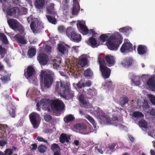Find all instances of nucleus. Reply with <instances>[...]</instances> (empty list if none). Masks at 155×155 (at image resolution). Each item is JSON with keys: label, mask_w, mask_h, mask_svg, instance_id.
<instances>
[{"label": "nucleus", "mask_w": 155, "mask_h": 155, "mask_svg": "<svg viewBox=\"0 0 155 155\" xmlns=\"http://www.w3.org/2000/svg\"><path fill=\"white\" fill-rule=\"evenodd\" d=\"M122 41L120 36L115 35H111L108 39L106 44L110 50H116Z\"/></svg>", "instance_id": "1"}, {"label": "nucleus", "mask_w": 155, "mask_h": 155, "mask_svg": "<svg viewBox=\"0 0 155 155\" xmlns=\"http://www.w3.org/2000/svg\"><path fill=\"white\" fill-rule=\"evenodd\" d=\"M97 116L101 120L102 123L107 124H115L118 120V118L116 116H113L110 119L107 115L105 114L101 110H98L97 111Z\"/></svg>", "instance_id": "2"}, {"label": "nucleus", "mask_w": 155, "mask_h": 155, "mask_svg": "<svg viewBox=\"0 0 155 155\" xmlns=\"http://www.w3.org/2000/svg\"><path fill=\"white\" fill-rule=\"evenodd\" d=\"M9 27L15 31H18L20 33H24V28L16 20L11 18L8 20Z\"/></svg>", "instance_id": "3"}, {"label": "nucleus", "mask_w": 155, "mask_h": 155, "mask_svg": "<svg viewBox=\"0 0 155 155\" xmlns=\"http://www.w3.org/2000/svg\"><path fill=\"white\" fill-rule=\"evenodd\" d=\"M54 74L53 72L50 74H45L41 73L40 78L42 81H43L44 86L47 88L50 87L54 81Z\"/></svg>", "instance_id": "4"}, {"label": "nucleus", "mask_w": 155, "mask_h": 155, "mask_svg": "<svg viewBox=\"0 0 155 155\" xmlns=\"http://www.w3.org/2000/svg\"><path fill=\"white\" fill-rule=\"evenodd\" d=\"M67 36L72 41L76 42H79L81 40L80 35L77 33L71 27H68L66 30Z\"/></svg>", "instance_id": "5"}, {"label": "nucleus", "mask_w": 155, "mask_h": 155, "mask_svg": "<svg viewBox=\"0 0 155 155\" xmlns=\"http://www.w3.org/2000/svg\"><path fill=\"white\" fill-rule=\"evenodd\" d=\"M29 117L33 128H37L39 126L38 122L40 118V115L36 112H33L29 114Z\"/></svg>", "instance_id": "6"}, {"label": "nucleus", "mask_w": 155, "mask_h": 155, "mask_svg": "<svg viewBox=\"0 0 155 155\" xmlns=\"http://www.w3.org/2000/svg\"><path fill=\"white\" fill-rule=\"evenodd\" d=\"M34 20V18L32 15H30L27 18L28 23L31 22L30 27L31 30L33 32L35 33L38 30L41 29V25L39 23L36 24L35 22L33 21Z\"/></svg>", "instance_id": "7"}, {"label": "nucleus", "mask_w": 155, "mask_h": 155, "mask_svg": "<svg viewBox=\"0 0 155 155\" xmlns=\"http://www.w3.org/2000/svg\"><path fill=\"white\" fill-rule=\"evenodd\" d=\"M51 106L52 109L57 111H60L64 108V105L62 101L56 99L53 101Z\"/></svg>", "instance_id": "8"}, {"label": "nucleus", "mask_w": 155, "mask_h": 155, "mask_svg": "<svg viewBox=\"0 0 155 155\" xmlns=\"http://www.w3.org/2000/svg\"><path fill=\"white\" fill-rule=\"evenodd\" d=\"M25 34L24 31L23 34H18L15 35L14 37V38L19 44H25L27 43V41L25 38Z\"/></svg>", "instance_id": "9"}, {"label": "nucleus", "mask_w": 155, "mask_h": 155, "mask_svg": "<svg viewBox=\"0 0 155 155\" xmlns=\"http://www.w3.org/2000/svg\"><path fill=\"white\" fill-rule=\"evenodd\" d=\"M35 73V69L33 67L29 66L25 69L24 74L25 78L30 81L31 78L34 76Z\"/></svg>", "instance_id": "10"}, {"label": "nucleus", "mask_w": 155, "mask_h": 155, "mask_svg": "<svg viewBox=\"0 0 155 155\" xmlns=\"http://www.w3.org/2000/svg\"><path fill=\"white\" fill-rule=\"evenodd\" d=\"M100 71L102 76L104 79L109 78L110 75L111 70L110 68L105 65L100 66Z\"/></svg>", "instance_id": "11"}, {"label": "nucleus", "mask_w": 155, "mask_h": 155, "mask_svg": "<svg viewBox=\"0 0 155 155\" xmlns=\"http://www.w3.org/2000/svg\"><path fill=\"white\" fill-rule=\"evenodd\" d=\"M37 59L39 63L43 65H46L48 61L47 55L43 53L39 54L37 57Z\"/></svg>", "instance_id": "12"}, {"label": "nucleus", "mask_w": 155, "mask_h": 155, "mask_svg": "<svg viewBox=\"0 0 155 155\" xmlns=\"http://www.w3.org/2000/svg\"><path fill=\"white\" fill-rule=\"evenodd\" d=\"M77 26L78 28L81 30L83 35H86L88 33L89 30L85 25L84 22L79 21L77 24Z\"/></svg>", "instance_id": "13"}, {"label": "nucleus", "mask_w": 155, "mask_h": 155, "mask_svg": "<svg viewBox=\"0 0 155 155\" xmlns=\"http://www.w3.org/2000/svg\"><path fill=\"white\" fill-rule=\"evenodd\" d=\"M78 0H73V6L71 8V13L73 15H77L80 10V7Z\"/></svg>", "instance_id": "14"}, {"label": "nucleus", "mask_w": 155, "mask_h": 155, "mask_svg": "<svg viewBox=\"0 0 155 155\" xmlns=\"http://www.w3.org/2000/svg\"><path fill=\"white\" fill-rule=\"evenodd\" d=\"M147 84L150 89L155 91V76H152L147 80Z\"/></svg>", "instance_id": "15"}, {"label": "nucleus", "mask_w": 155, "mask_h": 155, "mask_svg": "<svg viewBox=\"0 0 155 155\" xmlns=\"http://www.w3.org/2000/svg\"><path fill=\"white\" fill-rule=\"evenodd\" d=\"M132 49V45L128 42L124 43L122 45L120 50L121 52L124 53L126 51H129Z\"/></svg>", "instance_id": "16"}, {"label": "nucleus", "mask_w": 155, "mask_h": 155, "mask_svg": "<svg viewBox=\"0 0 155 155\" xmlns=\"http://www.w3.org/2000/svg\"><path fill=\"white\" fill-rule=\"evenodd\" d=\"M137 51L139 54L142 55L147 52V48L146 45H140L138 46Z\"/></svg>", "instance_id": "17"}, {"label": "nucleus", "mask_w": 155, "mask_h": 155, "mask_svg": "<svg viewBox=\"0 0 155 155\" xmlns=\"http://www.w3.org/2000/svg\"><path fill=\"white\" fill-rule=\"evenodd\" d=\"M60 95L61 97L65 99L69 100L72 99L74 96V91L69 90L67 93L64 94H61Z\"/></svg>", "instance_id": "18"}, {"label": "nucleus", "mask_w": 155, "mask_h": 155, "mask_svg": "<svg viewBox=\"0 0 155 155\" xmlns=\"http://www.w3.org/2000/svg\"><path fill=\"white\" fill-rule=\"evenodd\" d=\"M105 59L107 65L109 67L113 66L115 63V59L114 57L110 55H107L105 57Z\"/></svg>", "instance_id": "19"}, {"label": "nucleus", "mask_w": 155, "mask_h": 155, "mask_svg": "<svg viewBox=\"0 0 155 155\" xmlns=\"http://www.w3.org/2000/svg\"><path fill=\"white\" fill-rule=\"evenodd\" d=\"M59 139L60 142L62 143L65 142L68 143L69 142L70 137L68 136L66 134L62 133L60 136Z\"/></svg>", "instance_id": "20"}, {"label": "nucleus", "mask_w": 155, "mask_h": 155, "mask_svg": "<svg viewBox=\"0 0 155 155\" xmlns=\"http://www.w3.org/2000/svg\"><path fill=\"white\" fill-rule=\"evenodd\" d=\"M133 60L130 58H127L124 59L121 62V64L125 67H129L131 65Z\"/></svg>", "instance_id": "21"}, {"label": "nucleus", "mask_w": 155, "mask_h": 155, "mask_svg": "<svg viewBox=\"0 0 155 155\" xmlns=\"http://www.w3.org/2000/svg\"><path fill=\"white\" fill-rule=\"evenodd\" d=\"M45 4L44 0H36L35 3L36 8L39 9L43 8Z\"/></svg>", "instance_id": "22"}, {"label": "nucleus", "mask_w": 155, "mask_h": 155, "mask_svg": "<svg viewBox=\"0 0 155 155\" xmlns=\"http://www.w3.org/2000/svg\"><path fill=\"white\" fill-rule=\"evenodd\" d=\"M129 101L128 97L124 95L120 97L119 100V103L122 107H124V105L128 103Z\"/></svg>", "instance_id": "23"}, {"label": "nucleus", "mask_w": 155, "mask_h": 155, "mask_svg": "<svg viewBox=\"0 0 155 155\" xmlns=\"http://www.w3.org/2000/svg\"><path fill=\"white\" fill-rule=\"evenodd\" d=\"M58 48L59 51L62 54H64L68 53V51L63 45L58 44Z\"/></svg>", "instance_id": "24"}, {"label": "nucleus", "mask_w": 155, "mask_h": 155, "mask_svg": "<svg viewBox=\"0 0 155 155\" xmlns=\"http://www.w3.org/2000/svg\"><path fill=\"white\" fill-rule=\"evenodd\" d=\"M17 10L16 7H14L8 9L7 11V14L9 16H15L16 15Z\"/></svg>", "instance_id": "25"}, {"label": "nucleus", "mask_w": 155, "mask_h": 155, "mask_svg": "<svg viewBox=\"0 0 155 155\" xmlns=\"http://www.w3.org/2000/svg\"><path fill=\"white\" fill-rule=\"evenodd\" d=\"M88 44L90 45L93 48H95L97 47V42L96 39L93 37L89 38L87 42Z\"/></svg>", "instance_id": "26"}, {"label": "nucleus", "mask_w": 155, "mask_h": 155, "mask_svg": "<svg viewBox=\"0 0 155 155\" xmlns=\"http://www.w3.org/2000/svg\"><path fill=\"white\" fill-rule=\"evenodd\" d=\"M78 64L81 67L85 66L87 64V59L85 57H82L80 58L78 61Z\"/></svg>", "instance_id": "27"}, {"label": "nucleus", "mask_w": 155, "mask_h": 155, "mask_svg": "<svg viewBox=\"0 0 155 155\" xmlns=\"http://www.w3.org/2000/svg\"><path fill=\"white\" fill-rule=\"evenodd\" d=\"M75 117L71 114L66 115L64 118V120L66 123L73 121Z\"/></svg>", "instance_id": "28"}, {"label": "nucleus", "mask_w": 155, "mask_h": 155, "mask_svg": "<svg viewBox=\"0 0 155 155\" xmlns=\"http://www.w3.org/2000/svg\"><path fill=\"white\" fill-rule=\"evenodd\" d=\"M84 75L85 77L89 78L92 77L93 72L90 69L87 68L84 72Z\"/></svg>", "instance_id": "29"}, {"label": "nucleus", "mask_w": 155, "mask_h": 155, "mask_svg": "<svg viewBox=\"0 0 155 155\" xmlns=\"http://www.w3.org/2000/svg\"><path fill=\"white\" fill-rule=\"evenodd\" d=\"M8 129L7 125H0V138L4 136L5 133L6 132V129Z\"/></svg>", "instance_id": "30"}, {"label": "nucleus", "mask_w": 155, "mask_h": 155, "mask_svg": "<svg viewBox=\"0 0 155 155\" xmlns=\"http://www.w3.org/2000/svg\"><path fill=\"white\" fill-rule=\"evenodd\" d=\"M87 91V93L86 94V97L89 99L93 98L95 94V90L94 89H89Z\"/></svg>", "instance_id": "31"}, {"label": "nucleus", "mask_w": 155, "mask_h": 155, "mask_svg": "<svg viewBox=\"0 0 155 155\" xmlns=\"http://www.w3.org/2000/svg\"><path fill=\"white\" fill-rule=\"evenodd\" d=\"M74 127L79 130H84L86 129L87 126L86 124L83 123H78L75 125Z\"/></svg>", "instance_id": "32"}, {"label": "nucleus", "mask_w": 155, "mask_h": 155, "mask_svg": "<svg viewBox=\"0 0 155 155\" xmlns=\"http://www.w3.org/2000/svg\"><path fill=\"white\" fill-rule=\"evenodd\" d=\"M0 39L4 44H8L9 42L6 36L3 33H0Z\"/></svg>", "instance_id": "33"}, {"label": "nucleus", "mask_w": 155, "mask_h": 155, "mask_svg": "<svg viewBox=\"0 0 155 155\" xmlns=\"http://www.w3.org/2000/svg\"><path fill=\"white\" fill-rule=\"evenodd\" d=\"M86 118L93 125L95 128L96 127V124L94 119L89 115H86L85 116Z\"/></svg>", "instance_id": "34"}, {"label": "nucleus", "mask_w": 155, "mask_h": 155, "mask_svg": "<svg viewBox=\"0 0 155 155\" xmlns=\"http://www.w3.org/2000/svg\"><path fill=\"white\" fill-rule=\"evenodd\" d=\"M47 11L48 14L51 15H54L56 14L54 11V7L51 5L50 6L47 8Z\"/></svg>", "instance_id": "35"}, {"label": "nucleus", "mask_w": 155, "mask_h": 155, "mask_svg": "<svg viewBox=\"0 0 155 155\" xmlns=\"http://www.w3.org/2000/svg\"><path fill=\"white\" fill-rule=\"evenodd\" d=\"M79 101L83 106H85L87 104V102L85 99L84 95L83 94H81L79 95Z\"/></svg>", "instance_id": "36"}, {"label": "nucleus", "mask_w": 155, "mask_h": 155, "mask_svg": "<svg viewBox=\"0 0 155 155\" xmlns=\"http://www.w3.org/2000/svg\"><path fill=\"white\" fill-rule=\"evenodd\" d=\"M38 149L40 153H44L46 151L47 148L46 146L41 144L38 146Z\"/></svg>", "instance_id": "37"}, {"label": "nucleus", "mask_w": 155, "mask_h": 155, "mask_svg": "<svg viewBox=\"0 0 155 155\" xmlns=\"http://www.w3.org/2000/svg\"><path fill=\"white\" fill-rule=\"evenodd\" d=\"M139 126L145 128H147V123L146 120L143 119H141L138 122Z\"/></svg>", "instance_id": "38"}, {"label": "nucleus", "mask_w": 155, "mask_h": 155, "mask_svg": "<svg viewBox=\"0 0 155 155\" xmlns=\"http://www.w3.org/2000/svg\"><path fill=\"white\" fill-rule=\"evenodd\" d=\"M51 150L53 152H55L59 150H61L60 148L58 145L56 143H54L52 144L51 147Z\"/></svg>", "instance_id": "39"}, {"label": "nucleus", "mask_w": 155, "mask_h": 155, "mask_svg": "<svg viewBox=\"0 0 155 155\" xmlns=\"http://www.w3.org/2000/svg\"><path fill=\"white\" fill-rule=\"evenodd\" d=\"M133 116L135 118H142L144 116L143 114L139 111H135L132 114Z\"/></svg>", "instance_id": "40"}, {"label": "nucleus", "mask_w": 155, "mask_h": 155, "mask_svg": "<svg viewBox=\"0 0 155 155\" xmlns=\"http://www.w3.org/2000/svg\"><path fill=\"white\" fill-rule=\"evenodd\" d=\"M36 50L35 48H31L28 51V55L29 57L31 58L34 56L36 54Z\"/></svg>", "instance_id": "41"}, {"label": "nucleus", "mask_w": 155, "mask_h": 155, "mask_svg": "<svg viewBox=\"0 0 155 155\" xmlns=\"http://www.w3.org/2000/svg\"><path fill=\"white\" fill-rule=\"evenodd\" d=\"M61 86V88L63 91V93L64 94L65 93H67V92L69 90V87L68 85L67 84L64 82H62V84Z\"/></svg>", "instance_id": "42"}, {"label": "nucleus", "mask_w": 155, "mask_h": 155, "mask_svg": "<svg viewBox=\"0 0 155 155\" xmlns=\"http://www.w3.org/2000/svg\"><path fill=\"white\" fill-rule=\"evenodd\" d=\"M50 101L49 99H43L40 102V104L43 106H47L50 103Z\"/></svg>", "instance_id": "43"}, {"label": "nucleus", "mask_w": 155, "mask_h": 155, "mask_svg": "<svg viewBox=\"0 0 155 155\" xmlns=\"http://www.w3.org/2000/svg\"><path fill=\"white\" fill-rule=\"evenodd\" d=\"M46 17L49 22L54 24H56L57 22L56 20L54 17L49 15H47Z\"/></svg>", "instance_id": "44"}, {"label": "nucleus", "mask_w": 155, "mask_h": 155, "mask_svg": "<svg viewBox=\"0 0 155 155\" xmlns=\"http://www.w3.org/2000/svg\"><path fill=\"white\" fill-rule=\"evenodd\" d=\"M62 84V82H57V84L55 87V91L56 92H60V88H61Z\"/></svg>", "instance_id": "45"}, {"label": "nucleus", "mask_w": 155, "mask_h": 155, "mask_svg": "<svg viewBox=\"0 0 155 155\" xmlns=\"http://www.w3.org/2000/svg\"><path fill=\"white\" fill-rule=\"evenodd\" d=\"M108 37L105 34H103L101 35L100 37V39L101 41L104 42L108 38Z\"/></svg>", "instance_id": "46"}, {"label": "nucleus", "mask_w": 155, "mask_h": 155, "mask_svg": "<svg viewBox=\"0 0 155 155\" xmlns=\"http://www.w3.org/2000/svg\"><path fill=\"white\" fill-rule=\"evenodd\" d=\"M95 150L101 154H103V153L104 149H102V148L101 147V146L100 145H98L96 146L95 147Z\"/></svg>", "instance_id": "47"}, {"label": "nucleus", "mask_w": 155, "mask_h": 155, "mask_svg": "<svg viewBox=\"0 0 155 155\" xmlns=\"http://www.w3.org/2000/svg\"><path fill=\"white\" fill-rule=\"evenodd\" d=\"M60 64V62L58 60H54L53 63V66L54 68L55 69H57L59 67Z\"/></svg>", "instance_id": "48"}, {"label": "nucleus", "mask_w": 155, "mask_h": 155, "mask_svg": "<svg viewBox=\"0 0 155 155\" xmlns=\"http://www.w3.org/2000/svg\"><path fill=\"white\" fill-rule=\"evenodd\" d=\"M149 97L151 103L153 105H155V96L152 94H149Z\"/></svg>", "instance_id": "49"}, {"label": "nucleus", "mask_w": 155, "mask_h": 155, "mask_svg": "<svg viewBox=\"0 0 155 155\" xmlns=\"http://www.w3.org/2000/svg\"><path fill=\"white\" fill-rule=\"evenodd\" d=\"M117 143H114L112 144H109L108 146V148L111 151H113L115 147L116 146Z\"/></svg>", "instance_id": "50"}, {"label": "nucleus", "mask_w": 155, "mask_h": 155, "mask_svg": "<svg viewBox=\"0 0 155 155\" xmlns=\"http://www.w3.org/2000/svg\"><path fill=\"white\" fill-rule=\"evenodd\" d=\"M7 53L6 49L0 45V55H4Z\"/></svg>", "instance_id": "51"}, {"label": "nucleus", "mask_w": 155, "mask_h": 155, "mask_svg": "<svg viewBox=\"0 0 155 155\" xmlns=\"http://www.w3.org/2000/svg\"><path fill=\"white\" fill-rule=\"evenodd\" d=\"M62 8L63 10V11L64 12V13L65 14V15H68L69 13V6H66V7H62Z\"/></svg>", "instance_id": "52"}, {"label": "nucleus", "mask_w": 155, "mask_h": 155, "mask_svg": "<svg viewBox=\"0 0 155 155\" xmlns=\"http://www.w3.org/2000/svg\"><path fill=\"white\" fill-rule=\"evenodd\" d=\"M84 83L82 82V80H81L76 84V86L78 89H80L84 87Z\"/></svg>", "instance_id": "53"}, {"label": "nucleus", "mask_w": 155, "mask_h": 155, "mask_svg": "<svg viewBox=\"0 0 155 155\" xmlns=\"http://www.w3.org/2000/svg\"><path fill=\"white\" fill-rule=\"evenodd\" d=\"M13 153L12 149H7L5 152L4 155H11Z\"/></svg>", "instance_id": "54"}, {"label": "nucleus", "mask_w": 155, "mask_h": 155, "mask_svg": "<svg viewBox=\"0 0 155 155\" xmlns=\"http://www.w3.org/2000/svg\"><path fill=\"white\" fill-rule=\"evenodd\" d=\"M44 119L46 121H49L52 119V117L49 114H46L44 116Z\"/></svg>", "instance_id": "55"}, {"label": "nucleus", "mask_w": 155, "mask_h": 155, "mask_svg": "<svg viewBox=\"0 0 155 155\" xmlns=\"http://www.w3.org/2000/svg\"><path fill=\"white\" fill-rule=\"evenodd\" d=\"M129 31L128 28L127 27H124L121 28L119 29V31L120 32L123 33H126Z\"/></svg>", "instance_id": "56"}, {"label": "nucleus", "mask_w": 155, "mask_h": 155, "mask_svg": "<svg viewBox=\"0 0 155 155\" xmlns=\"http://www.w3.org/2000/svg\"><path fill=\"white\" fill-rule=\"evenodd\" d=\"M37 139L39 141L43 142L45 143H47V144H48V142L46 140L44 139V138L40 136H38L37 137Z\"/></svg>", "instance_id": "57"}, {"label": "nucleus", "mask_w": 155, "mask_h": 155, "mask_svg": "<svg viewBox=\"0 0 155 155\" xmlns=\"http://www.w3.org/2000/svg\"><path fill=\"white\" fill-rule=\"evenodd\" d=\"M31 146V147H30V148L32 150H36L37 148V145L36 143L32 144Z\"/></svg>", "instance_id": "58"}, {"label": "nucleus", "mask_w": 155, "mask_h": 155, "mask_svg": "<svg viewBox=\"0 0 155 155\" xmlns=\"http://www.w3.org/2000/svg\"><path fill=\"white\" fill-rule=\"evenodd\" d=\"M104 61V59L101 57H99L98 58V62L100 65V66L104 65L103 64V63Z\"/></svg>", "instance_id": "59"}, {"label": "nucleus", "mask_w": 155, "mask_h": 155, "mask_svg": "<svg viewBox=\"0 0 155 155\" xmlns=\"http://www.w3.org/2000/svg\"><path fill=\"white\" fill-rule=\"evenodd\" d=\"M69 3V1L68 0H64L62 1V5L63 7H66V6H69V5H68V3Z\"/></svg>", "instance_id": "60"}, {"label": "nucleus", "mask_w": 155, "mask_h": 155, "mask_svg": "<svg viewBox=\"0 0 155 155\" xmlns=\"http://www.w3.org/2000/svg\"><path fill=\"white\" fill-rule=\"evenodd\" d=\"M65 28L63 26H60L58 27V30L60 33H62L65 31Z\"/></svg>", "instance_id": "61"}, {"label": "nucleus", "mask_w": 155, "mask_h": 155, "mask_svg": "<svg viewBox=\"0 0 155 155\" xmlns=\"http://www.w3.org/2000/svg\"><path fill=\"white\" fill-rule=\"evenodd\" d=\"M15 111L14 109H12L11 111H10L9 114L12 117H15Z\"/></svg>", "instance_id": "62"}, {"label": "nucleus", "mask_w": 155, "mask_h": 155, "mask_svg": "<svg viewBox=\"0 0 155 155\" xmlns=\"http://www.w3.org/2000/svg\"><path fill=\"white\" fill-rule=\"evenodd\" d=\"M2 81L4 83L7 82L8 81V77L6 76H4L1 78Z\"/></svg>", "instance_id": "63"}, {"label": "nucleus", "mask_w": 155, "mask_h": 155, "mask_svg": "<svg viewBox=\"0 0 155 155\" xmlns=\"http://www.w3.org/2000/svg\"><path fill=\"white\" fill-rule=\"evenodd\" d=\"M84 87H90L91 85V81H88L86 82L85 83H84Z\"/></svg>", "instance_id": "64"}]
</instances>
